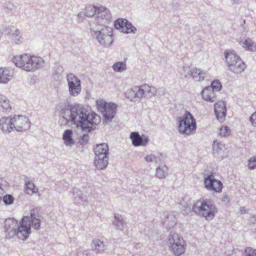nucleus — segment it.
Listing matches in <instances>:
<instances>
[{"mask_svg":"<svg viewBox=\"0 0 256 256\" xmlns=\"http://www.w3.org/2000/svg\"><path fill=\"white\" fill-rule=\"evenodd\" d=\"M24 191L27 194L32 195L36 193L38 189L32 182H28L26 183Z\"/></svg>","mask_w":256,"mask_h":256,"instance_id":"obj_25","label":"nucleus"},{"mask_svg":"<svg viewBox=\"0 0 256 256\" xmlns=\"http://www.w3.org/2000/svg\"><path fill=\"white\" fill-rule=\"evenodd\" d=\"M155 157L152 154L147 155L145 157V160L148 162H152L154 159Z\"/></svg>","mask_w":256,"mask_h":256,"instance_id":"obj_41","label":"nucleus"},{"mask_svg":"<svg viewBox=\"0 0 256 256\" xmlns=\"http://www.w3.org/2000/svg\"><path fill=\"white\" fill-rule=\"evenodd\" d=\"M12 78L10 72L2 68H0V83L6 84Z\"/></svg>","mask_w":256,"mask_h":256,"instance_id":"obj_23","label":"nucleus"},{"mask_svg":"<svg viewBox=\"0 0 256 256\" xmlns=\"http://www.w3.org/2000/svg\"><path fill=\"white\" fill-rule=\"evenodd\" d=\"M202 98L208 102H214L216 100V94L210 87H206L202 92Z\"/></svg>","mask_w":256,"mask_h":256,"instance_id":"obj_19","label":"nucleus"},{"mask_svg":"<svg viewBox=\"0 0 256 256\" xmlns=\"http://www.w3.org/2000/svg\"><path fill=\"white\" fill-rule=\"evenodd\" d=\"M215 114L217 119L220 122H224L226 116V108L224 102H218L214 105Z\"/></svg>","mask_w":256,"mask_h":256,"instance_id":"obj_16","label":"nucleus"},{"mask_svg":"<svg viewBox=\"0 0 256 256\" xmlns=\"http://www.w3.org/2000/svg\"><path fill=\"white\" fill-rule=\"evenodd\" d=\"M168 246L173 254L178 256L184 254L186 244L183 238L176 233L170 234L168 238Z\"/></svg>","mask_w":256,"mask_h":256,"instance_id":"obj_7","label":"nucleus"},{"mask_svg":"<svg viewBox=\"0 0 256 256\" xmlns=\"http://www.w3.org/2000/svg\"><path fill=\"white\" fill-rule=\"evenodd\" d=\"M205 187L208 190L216 192H220L222 188V184L220 180L215 179L212 175L207 176L204 182Z\"/></svg>","mask_w":256,"mask_h":256,"instance_id":"obj_14","label":"nucleus"},{"mask_svg":"<svg viewBox=\"0 0 256 256\" xmlns=\"http://www.w3.org/2000/svg\"><path fill=\"white\" fill-rule=\"evenodd\" d=\"M30 219V226L31 227V224L32 226L36 229H38L40 227V220L38 218L34 217V215L31 214L30 218L28 216Z\"/></svg>","mask_w":256,"mask_h":256,"instance_id":"obj_31","label":"nucleus"},{"mask_svg":"<svg viewBox=\"0 0 256 256\" xmlns=\"http://www.w3.org/2000/svg\"><path fill=\"white\" fill-rule=\"evenodd\" d=\"M194 211L202 214L206 220H212L216 212V208L208 200H200L193 206Z\"/></svg>","mask_w":256,"mask_h":256,"instance_id":"obj_5","label":"nucleus"},{"mask_svg":"<svg viewBox=\"0 0 256 256\" xmlns=\"http://www.w3.org/2000/svg\"><path fill=\"white\" fill-rule=\"evenodd\" d=\"M178 129L179 132L186 135L194 132L196 129V122L190 112H186L182 117L179 118Z\"/></svg>","mask_w":256,"mask_h":256,"instance_id":"obj_6","label":"nucleus"},{"mask_svg":"<svg viewBox=\"0 0 256 256\" xmlns=\"http://www.w3.org/2000/svg\"><path fill=\"white\" fill-rule=\"evenodd\" d=\"M114 70L116 72H122L126 68V64L124 62H117L112 66Z\"/></svg>","mask_w":256,"mask_h":256,"instance_id":"obj_30","label":"nucleus"},{"mask_svg":"<svg viewBox=\"0 0 256 256\" xmlns=\"http://www.w3.org/2000/svg\"><path fill=\"white\" fill-rule=\"evenodd\" d=\"M214 91H218L220 90L222 88V84L220 82L217 80H215L212 82L211 84V88Z\"/></svg>","mask_w":256,"mask_h":256,"instance_id":"obj_34","label":"nucleus"},{"mask_svg":"<svg viewBox=\"0 0 256 256\" xmlns=\"http://www.w3.org/2000/svg\"><path fill=\"white\" fill-rule=\"evenodd\" d=\"M250 121L254 126H256V112L252 114L250 117Z\"/></svg>","mask_w":256,"mask_h":256,"instance_id":"obj_38","label":"nucleus"},{"mask_svg":"<svg viewBox=\"0 0 256 256\" xmlns=\"http://www.w3.org/2000/svg\"><path fill=\"white\" fill-rule=\"evenodd\" d=\"M246 256H256V250L250 248H247L245 250Z\"/></svg>","mask_w":256,"mask_h":256,"instance_id":"obj_37","label":"nucleus"},{"mask_svg":"<svg viewBox=\"0 0 256 256\" xmlns=\"http://www.w3.org/2000/svg\"><path fill=\"white\" fill-rule=\"evenodd\" d=\"M4 232L8 238L17 236L18 238L26 240L30 234V226L29 218L24 216L20 224L14 218H7L4 222Z\"/></svg>","mask_w":256,"mask_h":256,"instance_id":"obj_2","label":"nucleus"},{"mask_svg":"<svg viewBox=\"0 0 256 256\" xmlns=\"http://www.w3.org/2000/svg\"><path fill=\"white\" fill-rule=\"evenodd\" d=\"M12 108L11 103L8 98L0 94V109L4 111H10Z\"/></svg>","mask_w":256,"mask_h":256,"instance_id":"obj_20","label":"nucleus"},{"mask_svg":"<svg viewBox=\"0 0 256 256\" xmlns=\"http://www.w3.org/2000/svg\"><path fill=\"white\" fill-rule=\"evenodd\" d=\"M0 128L5 132H10L14 130L12 116L3 117L0 118Z\"/></svg>","mask_w":256,"mask_h":256,"instance_id":"obj_17","label":"nucleus"},{"mask_svg":"<svg viewBox=\"0 0 256 256\" xmlns=\"http://www.w3.org/2000/svg\"><path fill=\"white\" fill-rule=\"evenodd\" d=\"M98 42L104 45L110 44L113 40L112 32L108 26H104L100 30L96 32Z\"/></svg>","mask_w":256,"mask_h":256,"instance_id":"obj_11","label":"nucleus"},{"mask_svg":"<svg viewBox=\"0 0 256 256\" xmlns=\"http://www.w3.org/2000/svg\"><path fill=\"white\" fill-rule=\"evenodd\" d=\"M225 58L230 70L234 74H239L244 72L246 64L234 50H227L224 52Z\"/></svg>","mask_w":256,"mask_h":256,"instance_id":"obj_4","label":"nucleus"},{"mask_svg":"<svg viewBox=\"0 0 256 256\" xmlns=\"http://www.w3.org/2000/svg\"><path fill=\"white\" fill-rule=\"evenodd\" d=\"M248 168L250 170L254 169L256 168V158L252 157L250 158L248 162Z\"/></svg>","mask_w":256,"mask_h":256,"instance_id":"obj_36","label":"nucleus"},{"mask_svg":"<svg viewBox=\"0 0 256 256\" xmlns=\"http://www.w3.org/2000/svg\"><path fill=\"white\" fill-rule=\"evenodd\" d=\"M108 147L104 144H98L94 148L96 156L108 157Z\"/></svg>","mask_w":256,"mask_h":256,"instance_id":"obj_21","label":"nucleus"},{"mask_svg":"<svg viewBox=\"0 0 256 256\" xmlns=\"http://www.w3.org/2000/svg\"><path fill=\"white\" fill-rule=\"evenodd\" d=\"M246 212V210L244 208H242L240 209V212L242 214H244Z\"/></svg>","mask_w":256,"mask_h":256,"instance_id":"obj_43","label":"nucleus"},{"mask_svg":"<svg viewBox=\"0 0 256 256\" xmlns=\"http://www.w3.org/2000/svg\"><path fill=\"white\" fill-rule=\"evenodd\" d=\"M148 89H149V86L147 84H144L141 87L136 86L134 89L128 91L126 94L128 96V98H132V95L134 93L135 97L140 98L142 96Z\"/></svg>","mask_w":256,"mask_h":256,"instance_id":"obj_18","label":"nucleus"},{"mask_svg":"<svg viewBox=\"0 0 256 256\" xmlns=\"http://www.w3.org/2000/svg\"><path fill=\"white\" fill-rule=\"evenodd\" d=\"M168 168L165 166H159L156 169V176L159 178H164L168 173Z\"/></svg>","mask_w":256,"mask_h":256,"instance_id":"obj_28","label":"nucleus"},{"mask_svg":"<svg viewBox=\"0 0 256 256\" xmlns=\"http://www.w3.org/2000/svg\"><path fill=\"white\" fill-rule=\"evenodd\" d=\"M14 130L18 132H24L30 128V122L26 116L14 115L12 116Z\"/></svg>","mask_w":256,"mask_h":256,"instance_id":"obj_9","label":"nucleus"},{"mask_svg":"<svg viewBox=\"0 0 256 256\" xmlns=\"http://www.w3.org/2000/svg\"><path fill=\"white\" fill-rule=\"evenodd\" d=\"M98 7L94 6L89 5L86 7L84 10V14L88 17H91L96 14Z\"/></svg>","mask_w":256,"mask_h":256,"instance_id":"obj_27","label":"nucleus"},{"mask_svg":"<svg viewBox=\"0 0 256 256\" xmlns=\"http://www.w3.org/2000/svg\"><path fill=\"white\" fill-rule=\"evenodd\" d=\"M72 130H67L64 131L63 134L62 139L64 141V143L66 146H71L74 143V142L72 138Z\"/></svg>","mask_w":256,"mask_h":256,"instance_id":"obj_24","label":"nucleus"},{"mask_svg":"<svg viewBox=\"0 0 256 256\" xmlns=\"http://www.w3.org/2000/svg\"><path fill=\"white\" fill-rule=\"evenodd\" d=\"M205 73L197 68H193L191 71V75L194 78L200 81L204 79Z\"/></svg>","mask_w":256,"mask_h":256,"instance_id":"obj_26","label":"nucleus"},{"mask_svg":"<svg viewBox=\"0 0 256 256\" xmlns=\"http://www.w3.org/2000/svg\"><path fill=\"white\" fill-rule=\"evenodd\" d=\"M96 106L104 117L105 119L110 120L112 119L116 114V106L113 103H107L104 100H96Z\"/></svg>","mask_w":256,"mask_h":256,"instance_id":"obj_8","label":"nucleus"},{"mask_svg":"<svg viewBox=\"0 0 256 256\" xmlns=\"http://www.w3.org/2000/svg\"><path fill=\"white\" fill-rule=\"evenodd\" d=\"M2 200L6 205H10L14 203V198L11 194H6L2 197Z\"/></svg>","mask_w":256,"mask_h":256,"instance_id":"obj_32","label":"nucleus"},{"mask_svg":"<svg viewBox=\"0 0 256 256\" xmlns=\"http://www.w3.org/2000/svg\"><path fill=\"white\" fill-rule=\"evenodd\" d=\"M130 138L134 146H144L147 144L148 139L147 136L143 135L142 136L136 132H132L130 134Z\"/></svg>","mask_w":256,"mask_h":256,"instance_id":"obj_15","label":"nucleus"},{"mask_svg":"<svg viewBox=\"0 0 256 256\" xmlns=\"http://www.w3.org/2000/svg\"><path fill=\"white\" fill-rule=\"evenodd\" d=\"M12 60L16 66L26 72L34 71L42 67L44 63L40 56L28 54L14 56Z\"/></svg>","mask_w":256,"mask_h":256,"instance_id":"obj_3","label":"nucleus"},{"mask_svg":"<svg viewBox=\"0 0 256 256\" xmlns=\"http://www.w3.org/2000/svg\"><path fill=\"white\" fill-rule=\"evenodd\" d=\"M96 15V22L98 24L104 25L107 24L111 18L109 10L102 6L98 8Z\"/></svg>","mask_w":256,"mask_h":256,"instance_id":"obj_12","label":"nucleus"},{"mask_svg":"<svg viewBox=\"0 0 256 256\" xmlns=\"http://www.w3.org/2000/svg\"><path fill=\"white\" fill-rule=\"evenodd\" d=\"M13 38H14V42L16 44H19V43L21 42L22 36L20 35V32L18 30H16L15 31V32L14 34H13Z\"/></svg>","mask_w":256,"mask_h":256,"instance_id":"obj_35","label":"nucleus"},{"mask_svg":"<svg viewBox=\"0 0 256 256\" xmlns=\"http://www.w3.org/2000/svg\"><path fill=\"white\" fill-rule=\"evenodd\" d=\"M4 189L2 187L0 186V202H1L2 196L4 194Z\"/></svg>","mask_w":256,"mask_h":256,"instance_id":"obj_42","label":"nucleus"},{"mask_svg":"<svg viewBox=\"0 0 256 256\" xmlns=\"http://www.w3.org/2000/svg\"><path fill=\"white\" fill-rule=\"evenodd\" d=\"M67 80L70 94L72 96H78L81 92L80 82L73 74H68Z\"/></svg>","mask_w":256,"mask_h":256,"instance_id":"obj_10","label":"nucleus"},{"mask_svg":"<svg viewBox=\"0 0 256 256\" xmlns=\"http://www.w3.org/2000/svg\"><path fill=\"white\" fill-rule=\"evenodd\" d=\"M116 29L120 30L122 32L129 34L134 32L136 28L128 21L124 18H118L115 20L114 23Z\"/></svg>","mask_w":256,"mask_h":256,"instance_id":"obj_13","label":"nucleus"},{"mask_svg":"<svg viewBox=\"0 0 256 256\" xmlns=\"http://www.w3.org/2000/svg\"><path fill=\"white\" fill-rule=\"evenodd\" d=\"M230 130L226 126H222L220 129V134L221 136H226L230 134Z\"/></svg>","mask_w":256,"mask_h":256,"instance_id":"obj_33","label":"nucleus"},{"mask_svg":"<svg viewBox=\"0 0 256 256\" xmlns=\"http://www.w3.org/2000/svg\"><path fill=\"white\" fill-rule=\"evenodd\" d=\"M220 144L217 142H214L213 144V149L214 151H216V152H218V149L220 148Z\"/></svg>","mask_w":256,"mask_h":256,"instance_id":"obj_39","label":"nucleus"},{"mask_svg":"<svg viewBox=\"0 0 256 256\" xmlns=\"http://www.w3.org/2000/svg\"><path fill=\"white\" fill-rule=\"evenodd\" d=\"M243 47L246 50L256 51V44L250 40H246L244 43Z\"/></svg>","mask_w":256,"mask_h":256,"instance_id":"obj_29","label":"nucleus"},{"mask_svg":"<svg viewBox=\"0 0 256 256\" xmlns=\"http://www.w3.org/2000/svg\"><path fill=\"white\" fill-rule=\"evenodd\" d=\"M72 121L82 130L90 132L93 124L100 122V117L94 113L86 114L80 105H74L70 108Z\"/></svg>","mask_w":256,"mask_h":256,"instance_id":"obj_1","label":"nucleus"},{"mask_svg":"<svg viewBox=\"0 0 256 256\" xmlns=\"http://www.w3.org/2000/svg\"><path fill=\"white\" fill-rule=\"evenodd\" d=\"M156 92V88L154 87V86H149V89H148L146 92H148V94H154Z\"/></svg>","mask_w":256,"mask_h":256,"instance_id":"obj_40","label":"nucleus"},{"mask_svg":"<svg viewBox=\"0 0 256 256\" xmlns=\"http://www.w3.org/2000/svg\"><path fill=\"white\" fill-rule=\"evenodd\" d=\"M108 160V157L96 156L94 165L98 169H104L107 166Z\"/></svg>","mask_w":256,"mask_h":256,"instance_id":"obj_22","label":"nucleus"}]
</instances>
